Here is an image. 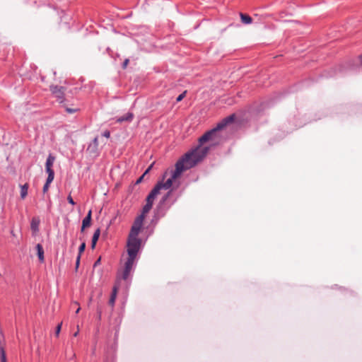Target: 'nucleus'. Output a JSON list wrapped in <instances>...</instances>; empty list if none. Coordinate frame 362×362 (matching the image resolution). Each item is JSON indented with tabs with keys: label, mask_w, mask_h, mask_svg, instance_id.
<instances>
[{
	"label": "nucleus",
	"mask_w": 362,
	"mask_h": 362,
	"mask_svg": "<svg viewBox=\"0 0 362 362\" xmlns=\"http://www.w3.org/2000/svg\"><path fill=\"white\" fill-rule=\"evenodd\" d=\"M235 115H231L217 124L216 127L206 132L199 139V146L186 153L175 164V168L170 172V177L165 182H161L163 189H170L176 180L180 177L182 173L195 166L207 154L209 147L203 146L207 141L216 142L218 132L225 128L228 124L233 122Z\"/></svg>",
	"instance_id": "f257e3e1"
},
{
	"label": "nucleus",
	"mask_w": 362,
	"mask_h": 362,
	"mask_svg": "<svg viewBox=\"0 0 362 362\" xmlns=\"http://www.w3.org/2000/svg\"><path fill=\"white\" fill-rule=\"evenodd\" d=\"M144 219L145 218H144L143 215L138 216L134 220L129 234L127 244L128 257L124 263L122 274V278L124 280H127L129 278L134 266L136 264L141 244V240L138 238V235L142 228Z\"/></svg>",
	"instance_id": "f03ea898"
},
{
	"label": "nucleus",
	"mask_w": 362,
	"mask_h": 362,
	"mask_svg": "<svg viewBox=\"0 0 362 362\" xmlns=\"http://www.w3.org/2000/svg\"><path fill=\"white\" fill-rule=\"evenodd\" d=\"M50 90L52 94L58 99L59 103H62L64 100V88L62 86H51Z\"/></svg>",
	"instance_id": "7ed1b4c3"
},
{
	"label": "nucleus",
	"mask_w": 362,
	"mask_h": 362,
	"mask_svg": "<svg viewBox=\"0 0 362 362\" xmlns=\"http://www.w3.org/2000/svg\"><path fill=\"white\" fill-rule=\"evenodd\" d=\"M161 189H163L161 186V182H158L147 196V197H148V199H152L154 201L155 198L159 194L160 190Z\"/></svg>",
	"instance_id": "20e7f679"
},
{
	"label": "nucleus",
	"mask_w": 362,
	"mask_h": 362,
	"mask_svg": "<svg viewBox=\"0 0 362 362\" xmlns=\"http://www.w3.org/2000/svg\"><path fill=\"white\" fill-rule=\"evenodd\" d=\"M153 200L152 199H148V197H146V204L144 206L143 209H142V211H141V214L140 215H143L144 216V218L146 217V214L150 211V210L151 209L152 206H153Z\"/></svg>",
	"instance_id": "39448f33"
},
{
	"label": "nucleus",
	"mask_w": 362,
	"mask_h": 362,
	"mask_svg": "<svg viewBox=\"0 0 362 362\" xmlns=\"http://www.w3.org/2000/svg\"><path fill=\"white\" fill-rule=\"evenodd\" d=\"M91 215L92 211L90 210L86 216L83 218L82 221L81 231L83 232L86 228H88L90 226L91 223Z\"/></svg>",
	"instance_id": "423d86ee"
},
{
	"label": "nucleus",
	"mask_w": 362,
	"mask_h": 362,
	"mask_svg": "<svg viewBox=\"0 0 362 362\" xmlns=\"http://www.w3.org/2000/svg\"><path fill=\"white\" fill-rule=\"evenodd\" d=\"M40 220L37 218H33L30 223L31 230L36 233L39 230Z\"/></svg>",
	"instance_id": "0eeeda50"
},
{
	"label": "nucleus",
	"mask_w": 362,
	"mask_h": 362,
	"mask_svg": "<svg viewBox=\"0 0 362 362\" xmlns=\"http://www.w3.org/2000/svg\"><path fill=\"white\" fill-rule=\"evenodd\" d=\"M36 250L37 252V256H38V259H39L40 262H43L45 260V257H44V250H43L42 246L40 244H37L36 245Z\"/></svg>",
	"instance_id": "6e6552de"
},
{
	"label": "nucleus",
	"mask_w": 362,
	"mask_h": 362,
	"mask_svg": "<svg viewBox=\"0 0 362 362\" xmlns=\"http://www.w3.org/2000/svg\"><path fill=\"white\" fill-rule=\"evenodd\" d=\"M100 235V230L98 228L95 230L93 238H92V243H91V247L93 249L95 247V245L97 243V241L98 240V238Z\"/></svg>",
	"instance_id": "1a4fd4ad"
},
{
	"label": "nucleus",
	"mask_w": 362,
	"mask_h": 362,
	"mask_svg": "<svg viewBox=\"0 0 362 362\" xmlns=\"http://www.w3.org/2000/svg\"><path fill=\"white\" fill-rule=\"evenodd\" d=\"M117 287L115 286L112 289V292L111 294V296L109 300V304L112 306H114L115 302L117 298Z\"/></svg>",
	"instance_id": "9d476101"
},
{
	"label": "nucleus",
	"mask_w": 362,
	"mask_h": 362,
	"mask_svg": "<svg viewBox=\"0 0 362 362\" xmlns=\"http://www.w3.org/2000/svg\"><path fill=\"white\" fill-rule=\"evenodd\" d=\"M133 117H134V115H133L132 113L128 112L125 115L117 118V122H124V121L130 122V121L132 120Z\"/></svg>",
	"instance_id": "9b49d317"
},
{
	"label": "nucleus",
	"mask_w": 362,
	"mask_h": 362,
	"mask_svg": "<svg viewBox=\"0 0 362 362\" xmlns=\"http://www.w3.org/2000/svg\"><path fill=\"white\" fill-rule=\"evenodd\" d=\"M240 16L242 23L244 24H250L252 22V18L247 14L240 13Z\"/></svg>",
	"instance_id": "f8f14e48"
},
{
	"label": "nucleus",
	"mask_w": 362,
	"mask_h": 362,
	"mask_svg": "<svg viewBox=\"0 0 362 362\" xmlns=\"http://www.w3.org/2000/svg\"><path fill=\"white\" fill-rule=\"evenodd\" d=\"M29 185L28 183H25L21 186V199H24L27 194H28V190Z\"/></svg>",
	"instance_id": "ddd939ff"
},
{
	"label": "nucleus",
	"mask_w": 362,
	"mask_h": 362,
	"mask_svg": "<svg viewBox=\"0 0 362 362\" xmlns=\"http://www.w3.org/2000/svg\"><path fill=\"white\" fill-rule=\"evenodd\" d=\"M55 161V157L49 154L47 158L46 163H45V168H52L54 163Z\"/></svg>",
	"instance_id": "4468645a"
},
{
	"label": "nucleus",
	"mask_w": 362,
	"mask_h": 362,
	"mask_svg": "<svg viewBox=\"0 0 362 362\" xmlns=\"http://www.w3.org/2000/svg\"><path fill=\"white\" fill-rule=\"evenodd\" d=\"M46 173L48 174L47 180L49 182H52L54 178V172L52 168H45Z\"/></svg>",
	"instance_id": "2eb2a0df"
},
{
	"label": "nucleus",
	"mask_w": 362,
	"mask_h": 362,
	"mask_svg": "<svg viewBox=\"0 0 362 362\" xmlns=\"http://www.w3.org/2000/svg\"><path fill=\"white\" fill-rule=\"evenodd\" d=\"M1 362H7L6 352L3 346L0 344Z\"/></svg>",
	"instance_id": "dca6fc26"
},
{
	"label": "nucleus",
	"mask_w": 362,
	"mask_h": 362,
	"mask_svg": "<svg viewBox=\"0 0 362 362\" xmlns=\"http://www.w3.org/2000/svg\"><path fill=\"white\" fill-rule=\"evenodd\" d=\"M151 168V165L150 167H148V169L145 171V173L137 180L136 184H139L142 181L144 177L149 172Z\"/></svg>",
	"instance_id": "f3484780"
},
{
	"label": "nucleus",
	"mask_w": 362,
	"mask_h": 362,
	"mask_svg": "<svg viewBox=\"0 0 362 362\" xmlns=\"http://www.w3.org/2000/svg\"><path fill=\"white\" fill-rule=\"evenodd\" d=\"M85 248H86V243H82L78 248V255H80V256L81 255V254L84 252Z\"/></svg>",
	"instance_id": "a211bd4d"
},
{
	"label": "nucleus",
	"mask_w": 362,
	"mask_h": 362,
	"mask_svg": "<svg viewBox=\"0 0 362 362\" xmlns=\"http://www.w3.org/2000/svg\"><path fill=\"white\" fill-rule=\"evenodd\" d=\"M51 183L52 182H48V180H46V182L44 185L43 189H42L44 193H46L48 191L49 185H50Z\"/></svg>",
	"instance_id": "6ab92c4d"
},
{
	"label": "nucleus",
	"mask_w": 362,
	"mask_h": 362,
	"mask_svg": "<svg viewBox=\"0 0 362 362\" xmlns=\"http://www.w3.org/2000/svg\"><path fill=\"white\" fill-rule=\"evenodd\" d=\"M78 110V108H70V107H66V112L69 114L75 113Z\"/></svg>",
	"instance_id": "aec40b11"
},
{
	"label": "nucleus",
	"mask_w": 362,
	"mask_h": 362,
	"mask_svg": "<svg viewBox=\"0 0 362 362\" xmlns=\"http://www.w3.org/2000/svg\"><path fill=\"white\" fill-rule=\"evenodd\" d=\"M185 94H186V91L183 92L180 95H179L178 97L177 98V102L181 101L185 98Z\"/></svg>",
	"instance_id": "412c9836"
},
{
	"label": "nucleus",
	"mask_w": 362,
	"mask_h": 362,
	"mask_svg": "<svg viewBox=\"0 0 362 362\" xmlns=\"http://www.w3.org/2000/svg\"><path fill=\"white\" fill-rule=\"evenodd\" d=\"M61 328H62V323L59 324L56 328V331H55V334H56V336L58 337L59 334V332L61 331Z\"/></svg>",
	"instance_id": "4be33fe9"
},
{
	"label": "nucleus",
	"mask_w": 362,
	"mask_h": 362,
	"mask_svg": "<svg viewBox=\"0 0 362 362\" xmlns=\"http://www.w3.org/2000/svg\"><path fill=\"white\" fill-rule=\"evenodd\" d=\"M67 201H68L69 203H70L72 205L75 204V202L74 201V199H72V197L70 195L68 196Z\"/></svg>",
	"instance_id": "5701e85b"
},
{
	"label": "nucleus",
	"mask_w": 362,
	"mask_h": 362,
	"mask_svg": "<svg viewBox=\"0 0 362 362\" xmlns=\"http://www.w3.org/2000/svg\"><path fill=\"white\" fill-rule=\"evenodd\" d=\"M103 136L106 138H110V132L108 130H106L103 132Z\"/></svg>",
	"instance_id": "b1692460"
},
{
	"label": "nucleus",
	"mask_w": 362,
	"mask_h": 362,
	"mask_svg": "<svg viewBox=\"0 0 362 362\" xmlns=\"http://www.w3.org/2000/svg\"><path fill=\"white\" fill-rule=\"evenodd\" d=\"M80 259H81V256L80 255H78L77 258H76V268L77 269L79 266V264H80Z\"/></svg>",
	"instance_id": "393cba45"
},
{
	"label": "nucleus",
	"mask_w": 362,
	"mask_h": 362,
	"mask_svg": "<svg viewBox=\"0 0 362 362\" xmlns=\"http://www.w3.org/2000/svg\"><path fill=\"white\" fill-rule=\"evenodd\" d=\"M100 257H99L94 263L93 267H95L100 264Z\"/></svg>",
	"instance_id": "a878e982"
},
{
	"label": "nucleus",
	"mask_w": 362,
	"mask_h": 362,
	"mask_svg": "<svg viewBox=\"0 0 362 362\" xmlns=\"http://www.w3.org/2000/svg\"><path fill=\"white\" fill-rule=\"evenodd\" d=\"M129 64V59H125L123 62L122 66L123 68H126Z\"/></svg>",
	"instance_id": "bb28decb"
},
{
	"label": "nucleus",
	"mask_w": 362,
	"mask_h": 362,
	"mask_svg": "<svg viewBox=\"0 0 362 362\" xmlns=\"http://www.w3.org/2000/svg\"><path fill=\"white\" fill-rule=\"evenodd\" d=\"M93 144H94L95 146H98V137H95L93 139Z\"/></svg>",
	"instance_id": "cd10ccee"
},
{
	"label": "nucleus",
	"mask_w": 362,
	"mask_h": 362,
	"mask_svg": "<svg viewBox=\"0 0 362 362\" xmlns=\"http://www.w3.org/2000/svg\"><path fill=\"white\" fill-rule=\"evenodd\" d=\"M78 329L74 334V337H76L78 334Z\"/></svg>",
	"instance_id": "c85d7f7f"
},
{
	"label": "nucleus",
	"mask_w": 362,
	"mask_h": 362,
	"mask_svg": "<svg viewBox=\"0 0 362 362\" xmlns=\"http://www.w3.org/2000/svg\"><path fill=\"white\" fill-rule=\"evenodd\" d=\"M80 310H81V308H80V307H78V308H77V310H76V314H77V313H79V311H80Z\"/></svg>",
	"instance_id": "c756f323"
},
{
	"label": "nucleus",
	"mask_w": 362,
	"mask_h": 362,
	"mask_svg": "<svg viewBox=\"0 0 362 362\" xmlns=\"http://www.w3.org/2000/svg\"><path fill=\"white\" fill-rule=\"evenodd\" d=\"M359 59H360L361 64H362V55L359 57Z\"/></svg>",
	"instance_id": "7c9ffc66"
}]
</instances>
